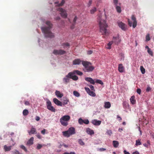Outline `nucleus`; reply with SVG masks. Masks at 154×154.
Segmentation results:
<instances>
[{
    "mask_svg": "<svg viewBox=\"0 0 154 154\" xmlns=\"http://www.w3.org/2000/svg\"><path fill=\"white\" fill-rule=\"evenodd\" d=\"M20 147L21 149H23V150H24L25 152L27 151V149H26V148L24 146H23V145H21L20 146Z\"/></svg>",
    "mask_w": 154,
    "mask_h": 154,
    "instance_id": "de8ad7c7",
    "label": "nucleus"
},
{
    "mask_svg": "<svg viewBox=\"0 0 154 154\" xmlns=\"http://www.w3.org/2000/svg\"><path fill=\"white\" fill-rule=\"evenodd\" d=\"M73 95L75 97H78L80 96V94L76 91H74L73 92Z\"/></svg>",
    "mask_w": 154,
    "mask_h": 154,
    "instance_id": "72a5a7b5",
    "label": "nucleus"
},
{
    "mask_svg": "<svg viewBox=\"0 0 154 154\" xmlns=\"http://www.w3.org/2000/svg\"><path fill=\"white\" fill-rule=\"evenodd\" d=\"M113 145L114 147L116 148L118 146L119 143L117 141L114 140L113 141Z\"/></svg>",
    "mask_w": 154,
    "mask_h": 154,
    "instance_id": "2f4dec72",
    "label": "nucleus"
},
{
    "mask_svg": "<svg viewBox=\"0 0 154 154\" xmlns=\"http://www.w3.org/2000/svg\"><path fill=\"white\" fill-rule=\"evenodd\" d=\"M116 9L117 12L119 13H120L121 12V9L120 6L116 5Z\"/></svg>",
    "mask_w": 154,
    "mask_h": 154,
    "instance_id": "c9c22d12",
    "label": "nucleus"
},
{
    "mask_svg": "<svg viewBox=\"0 0 154 154\" xmlns=\"http://www.w3.org/2000/svg\"><path fill=\"white\" fill-rule=\"evenodd\" d=\"M60 12L61 16L63 18H66L67 17V14L66 11L61 8H59L58 10Z\"/></svg>",
    "mask_w": 154,
    "mask_h": 154,
    "instance_id": "39448f33",
    "label": "nucleus"
},
{
    "mask_svg": "<svg viewBox=\"0 0 154 154\" xmlns=\"http://www.w3.org/2000/svg\"><path fill=\"white\" fill-rule=\"evenodd\" d=\"M97 11V9L94 7V8L91 10V14H93Z\"/></svg>",
    "mask_w": 154,
    "mask_h": 154,
    "instance_id": "49530a36",
    "label": "nucleus"
},
{
    "mask_svg": "<svg viewBox=\"0 0 154 154\" xmlns=\"http://www.w3.org/2000/svg\"><path fill=\"white\" fill-rule=\"evenodd\" d=\"M78 122L81 125H83V123L87 125L89 124V121L88 119L83 120L80 118L78 120Z\"/></svg>",
    "mask_w": 154,
    "mask_h": 154,
    "instance_id": "9d476101",
    "label": "nucleus"
},
{
    "mask_svg": "<svg viewBox=\"0 0 154 154\" xmlns=\"http://www.w3.org/2000/svg\"><path fill=\"white\" fill-rule=\"evenodd\" d=\"M68 75V74L67 75L66 77L64 78L63 79V81L65 84L68 82L69 81L70 76Z\"/></svg>",
    "mask_w": 154,
    "mask_h": 154,
    "instance_id": "5701e85b",
    "label": "nucleus"
},
{
    "mask_svg": "<svg viewBox=\"0 0 154 154\" xmlns=\"http://www.w3.org/2000/svg\"><path fill=\"white\" fill-rule=\"evenodd\" d=\"M53 101L58 106H62V103L57 98H54L53 99Z\"/></svg>",
    "mask_w": 154,
    "mask_h": 154,
    "instance_id": "412c9836",
    "label": "nucleus"
},
{
    "mask_svg": "<svg viewBox=\"0 0 154 154\" xmlns=\"http://www.w3.org/2000/svg\"><path fill=\"white\" fill-rule=\"evenodd\" d=\"M77 16H75V17L74 18L73 20V23L72 24V26H71V28L72 29H73L74 28V27L75 26V24L76 23V21L77 20Z\"/></svg>",
    "mask_w": 154,
    "mask_h": 154,
    "instance_id": "c756f323",
    "label": "nucleus"
},
{
    "mask_svg": "<svg viewBox=\"0 0 154 154\" xmlns=\"http://www.w3.org/2000/svg\"><path fill=\"white\" fill-rule=\"evenodd\" d=\"M82 65L84 67L83 70L85 72H91L94 69V68L91 65V63L88 61H83L82 62Z\"/></svg>",
    "mask_w": 154,
    "mask_h": 154,
    "instance_id": "7ed1b4c3",
    "label": "nucleus"
},
{
    "mask_svg": "<svg viewBox=\"0 0 154 154\" xmlns=\"http://www.w3.org/2000/svg\"><path fill=\"white\" fill-rule=\"evenodd\" d=\"M56 95L58 97L60 98L62 97L63 96V94L61 93L60 92L56 90L55 92Z\"/></svg>",
    "mask_w": 154,
    "mask_h": 154,
    "instance_id": "393cba45",
    "label": "nucleus"
},
{
    "mask_svg": "<svg viewBox=\"0 0 154 154\" xmlns=\"http://www.w3.org/2000/svg\"><path fill=\"white\" fill-rule=\"evenodd\" d=\"M96 82L97 83H98L99 84H100L102 85L103 84V82L100 80L97 79L96 81Z\"/></svg>",
    "mask_w": 154,
    "mask_h": 154,
    "instance_id": "a19ab883",
    "label": "nucleus"
},
{
    "mask_svg": "<svg viewBox=\"0 0 154 154\" xmlns=\"http://www.w3.org/2000/svg\"><path fill=\"white\" fill-rule=\"evenodd\" d=\"M130 100L131 103L132 104H134L136 103V100H135V96L134 95L132 96L130 99Z\"/></svg>",
    "mask_w": 154,
    "mask_h": 154,
    "instance_id": "cd10ccee",
    "label": "nucleus"
},
{
    "mask_svg": "<svg viewBox=\"0 0 154 154\" xmlns=\"http://www.w3.org/2000/svg\"><path fill=\"white\" fill-rule=\"evenodd\" d=\"M43 146L41 144H38L37 145L36 148L38 149H40Z\"/></svg>",
    "mask_w": 154,
    "mask_h": 154,
    "instance_id": "37998d69",
    "label": "nucleus"
},
{
    "mask_svg": "<svg viewBox=\"0 0 154 154\" xmlns=\"http://www.w3.org/2000/svg\"><path fill=\"white\" fill-rule=\"evenodd\" d=\"M12 146H8L7 145H5L4 146V149L5 152L10 151L11 148Z\"/></svg>",
    "mask_w": 154,
    "mask_h": 154,
    "instance_id": "bb28decb",
    "label": "nucleus"
},
{
    "mask_svg": "<svg viewBox=\"0 0 154 154\" xmlns=\"http://www.w3.org/2000/svg\"><path fill=\"white\" fill-rule=\"evenodd\" d=\"M118 70L120 72H124L125 68L122 64H120L119 65Z\"/></svg>",
    "mask_w": 154,
    "mask_h": 154,
    "instance_id": "a211bd4d",
    "label": "nucleus"
},
{
    "mask_svg": "<svg viewBox=\"0 0 154 154\" xmlns=\"http://www.w3.org/2000/svg\"><path fill=\"white\" fill-rule=\"evenodd\" d=\"M92 2V0H89V3L88 4V6H90Z\"/></svg>",
    "mask_w": 154,
    "mask_h": 154,
    "instance_id": "69168bd1",
    "label": "nucleus"
},
{
    "mask_svg": "<svg viewBox=\"0 0 154 154\" xmlns=\"http://www.w3.org/2000/svg\"><path fill=\"white\" fill-rule=\"evenodd\" d=\"M106 150V149L104 148H100L98 149V150L100 151H103Z\"/></svg>",
    "mask_w": 154,
    "mask_h": 154,
    "instance_id": "4d7b16f0",
    "label": "nucleus"
},
{
    "mask_svg": "<svg viewBox=\"0 0 154 154\" xmlns=\"http://www.w3.org/2000/svg\"><path fill=\"white\" fill-rule=\"evenodd\" d=\"M89 87L91 88V89L92 90V91H95V90H94V86L91 85L89 86Z\"/></svg>",
    "mask_w": 154,
    "mask_h": 154,
    "instance_id": "052dcab7",
    "label": "nucleus"
},
{
    "mask_svg": "<svg viewBox=\"0 0 154 154\" xmlns=\"http://www.w3.org/2000/svg\"><path fill=\"white\" fill-rule=\"evenodd\" d=\"M91 123L95 125L98 126L100 125L101 121L97 119H94L92 120Z\"/></svg>",
    "mask_w": 154,
    "mask_h": 154,
    "instance_id": "ddd939ff",
    "label": "nucleus"
},
{
    "mask_svg": "<svg viewBox=\"0 0 154 154\" xmlns=\"http://www.w3.org/2000/svg\"><path fill=\"white\" fill-rule=\"evenodd\" d=\"M54 54L55 55H62L66 53V51L62 50H54L53 52Z\"/></svg>",
    "mask_w": 154,
    "mask_h": 154,
    "instance_id": "0eeeda50",
    "label": "nucleus"
},
{
    "mask_svg": "<svg viewBox=\"0 0 154 154\" xmlns=\"http://www.w3.org/2000/svg\"><path fill=\"white\" fill-rule=\"evenodd\" d=\"M70 117L68 115H65L62 117L60 119V121L62 125L63 126H67L68 124L67 122L69 121Z\"/></svg>",
    "mask_w": 154,
    "mask_h": 154,
    "instance_id": "20e7f679",
    "label": "nucleus"
},
{
    "mask_svg": "<svg viewBox=\"0 0 154 154\" xmlns=\"http://www.w3.org/2000/svg\"><path fill=\"white\" fill-rule=\"evenodd\" d=\"M78 142L81 145L83 146L85 144L84 143L81 139L79 140Z\"/></svg>",
    "mask_w": 154,
    "mask_h": 154,
    "instance_id": "c03bdc74",
    "label": "nucleus"
},
{
    "mask_svg": "<svg viewBox=\"0 0 154 154\" xmlns=\"http://www.w3.org/2000/svg\"><path fill=\"white\" fill-rule=\"evenodd\" d=\"M19 152L17 150H15V151H14L13 152L14 154H19Z\"/></svg>",
    "mask_w": 154,
    "mask_h": 154,
    "instance_id": "0e129e2a",
    "label": "nucleus"
},
{
    "mask_svg": "<svg viewBox=\"0 0 154 154\" xmlns=\"http://www.w3.org/2000/svg\"><path fill=\"white\" fill-rule=\"evenodd\" d=\"M28 132L29 135L31 134H36V129L33 127H32L30 131H28Z\"/></svg>",
    "mask_w": 154,
    "mask_h": 154,
    "instance_id": "2eb2a0df",
    "label": "nucleus"
},
{
    "mask_svg": "<svg viewBox=\"0 0 154 154\" xmlns=\"http://www.w3.org/2000/svg\"><path fill=\"white\" fill-rule=\"evenodd\" d=\"M68 131L70 135L75 133V128L73 127L69 128Z\"/></svg>",
    "mask_w": 154,
    "mask_h": 154,
    "instance_id": "f3484780",
    "label": "nucleus"
},
{
    "mask_svg": "<svg viewBox=\"0 0 154 154\" xmlns=\"http://www.w3.org/2000/svg\"><path fill=\"white\" fill-rule=\"evenodd\" d=\"M137 92L139 94H141V89L140 88L137 89Z\"/></svg>",
    "mask_w": 154,
    "mask_h": 154,
    "instance_id": "5fc2aeb1",
    "label": "nucleus"
},
{
    "mask_svg": "<svg viewBox=\"0 0 154 154\" xmlns=\"http://www.w3.org/2000/svg\"><path fill=\"white\" fill-rule=\"evenodd\" d=\"M131 19L133 21L132 26L133 28H135L137 25V21L134 15H132L131 16Z\"/></svg>",
    "mask_w": 154,
    "mask_h": 154,
    "instance_id": "f8f14e48",
    "label": "nucleus"
},
{
    "mask_svg": "<svg viewBox=\"0 0 154 154\" xmlns=\"http://www.w3.org/2000/svg\"><path fill=\"white\" fill-rule=\"evenodd\" d=\"M112 42H110L107 44L106 48L107 49H110L111 48V45L112 43Z\"/></svg>",
    "mask_w": 154,
    "mask_h": 154,
    "instance_id": "4c0bfd02",
    "label": "nucleus"
},
{
    "mask_svg": "<svg viewBox=\"0 0 154 154\" xmlns=\"http://www.w3.org/2000/svg\"><path fill=\"white\" fill-rule=\"evenodd\" d=\"M141 145V143L140 141V140L138 139L136 140L135 145L136 146H138Z\"/></svg>",
    "mask_w": 154,
    "mask_h": 154,
    "instance_id": "e433bc0d",
    "label": "nucleus"
},
{
    "mask_svg": "<svg viewBox=\"0 0 154 154\" xmlns=\"http://www.w3.org/2000/svg\"><path fill=\"white\" fill-rule=\"evenodd\" d=\"M113 2L115 6L117 5L118 4V0H113Z\"/></svg>",
    "mask_w": 154,
    "mask_h": 154,
    "instance_id": "603ef678",
    "label": "nucleus"
},
{
    "mask_svg": "<svg viewBox=\"0 0 154 154\" xmlns=\"http://www.w3.org/2000/svg\"><path fill=\"white\" fill-rule=\"evenodd\" d=\"M140 70L142 74H144L145 72V69L142 66L140 67Z\"/></svg>",
    "mask_w": 154,
    "mask_h": 154,
    "instance_id": "ea45409f",
    "label": "nucleus"
},
{
    "mask_svg": "<svg viewBox=\"0 0 154 154\" xmlns=\"http://www.w3.org/2000/svg\"><path fill=\"white\" fill-rule=\"evenodd\" d=\"M106 133L108 135H109V136H111L112 134V132L111 130H108L106 131Z\"/></svg>",
    "mask_w": 154,
    "mask_h": 154,
    "instance_id": "09e8293b",
    "label": "nucleus"
},
{
    "mask_svg": "<svg viewBox=\"0 0 154 154\" xmlns=\"http://www.w3.org/2000/svg\"><path fill=\"white\" fill-rule=\"evenodd\" d=\"M65 2V0H62L61 2L57 5L58 6H62Z\"/></svg>",
    "mask_w": 154,
    "mask_h": 154,
    "instance_id": "79ce46f5",
    "label": "nucleus"
},
{
    "mask_svg": "<svg viewBox=\"0 0 154 154\" xmlns=\"http://www.w3.org/2000/svg\"><path fill=\"white\" fill-rule=\"evenodd\" d=\"M150 40V37L149 34H148L146 37V42H148Z\"/></svg>",
    "mask_w": 154,
    "mask_h": 154,
    "instance_id": "58836bf2",
    "label": "nucleus"
},
{
    "mask_svg": "<svg viewBox=\"0 0 154 154\" xmlns=\"http://www.w3.org/2000/svg\"><path fill=\"white\" fill-rule=\"evenodd\" d=\"M36 136L39 139H41L42 138L40 134H39V133L38 134L36 135Z\"/></svg>",
    "mask_w": 154,
    "mask_h": 154,
    "instance_id": "6e6d98bb",
    "label": "nucleus"
},
{
    "mask_svg": "<svg viewBox=\"0 0 154 154\" xmlns=\"http://www.w3.org/2000/svg\"><path fill=\"white\" fill-rule=\"evenodd\" d=\"M69 101V99L66 98H64L63 99V105L67 104Z\"/></svg>",
    "mask_w": 154,
    "mask_h": 154,
    "instance_id": "473e14b6",
    "label": "nucleus"
},
{
    "mask_svg": "<svg viewBox=\"0 0 154 154\" xmlns=\"http://www.w3.org/2000/svg\"><path fill=\"white\" fill-rule=\"evenodd\" d=\"M151 90V88L149 86L147 85L146 91L147 92H149Z\"/></svg>",
    "mask_w": 154,
    "mask_h": 154,
    "instance_id": "3c124183",
    "label": "nucleus"
},
{
    "mask_svg": "<svg viewBox=\"0 0 154 154\" xmlns=\"http://www.w3.org/2000/svg\"><path fill=\"white\" fill-rule=\"evenodd\" d=\"M128 24L130 26H132V22L130 21V20L129 19H128Z\"/></svg>",
    "mask_w": 154,
    "mask_h": 154,
    "instance_id": "864d4df0",
    "label": "nucleus"
},
{
    "mask_svg": "<svg viewBox=\"0 0 154 154\" xmlns=\"http://www.w3.org/2000/svg\"><path fill=\"white\" fill-rule=\"evenodd\" d=\"M118 26L122 30L125 31L126 30L125 25L122 22H119L118 23Z\"/></svg>",
    "mask_w": 154,
    "mask_h": 154,
    "instance_id": "dca6fc26",
    "label": "nucleus"
},
{
    "mask_svg": "<svg viewBox=\"0 0 154 154\" xmlns=\"http://www.w3.org/2000/svg\"><path fill=\"white\" fill-rule=\"evenodd\" d=\"M62 46H63L65 47H69V44L68 43H64L63 44Z\"/></svg>",
    "mask_w": 154,
    "mask_h": 154,
    "instance_id": "8fccbe9b",
    "label": "nucleus"
},
{
    "mask_svg": "<svg viewBox=\"0 0 154 154\" xmlns=\"http://www.w3.org/2000/svg\"><path fill=\"white\" fill-rule=\"evenodd\" d=\"M111 103L109 102H106L104 103V106L105 108H109L111 107Z\"/></svg>",
    "mask_w": 154,
    "mask_h": 154,
    "instance_id": "a878e982",
    "label": "nucleus"
},
{
    "mask_svg": "<svg viewBox=\"0 0 154 154\" xmlns=\"http://www.w3.org/2000/svg\"><path fill=\"white\" fill-rule=\"evenodd\" d=\"M45 24L48 26V27H43L41 28L42 32L44 33L45 37H46L50 38L54 37V35L50 31L52 26V24L49 21H46Z\"/></svg>",
    "mask_w": 154,
    "mask_h": 154,
    "instance_id": "f03ea898",
    "label": "nucleus"
},
{
    "mask_svg": "<svg viewBox=\"0 0 154 154\" xmlns=\"http://www.w3.org/2000/svg\"><path fill=\"white\" fill-rule=\"evenodd\" d=\"M121 41V40L119 36L116 37H113V38L112 42H114L116 44H118Z\"/></svg>",
    "mask_w": 154,
    "mask_h": 154,
    "instance_id": "4468645a",
    "label": "nucleus"
},
{
    "mask_svg": "<svg viewBox=\"0 0 154 154\" xmlns=\"http://www.w3.org/2000/svg\"><path fill=\"white\" fill-rule=\"evenodd\" d=\"M63 154H76L74 152H71L69 153L68 152H65Z\"/></svg>",
    "mask_w": 154,
    "mask_h": 154,
    "instance_id": "e2e57ef3",
    "label": "nucleus"
},
{
    "mask_svg": "<svg viewBox=\"0 0 154 154\" xmlns=\"http://www.w3.org/2000/svg\"><path fill=\"white\" fill-rule=\"evenodd\" d=\"M24 104L26 105L29 106L30 105V103L29 101H25Z\"/></svg>",
    "mask_w": 154,
    "mask_h": 154,
    "instance_id": "13d9d810",
    "label": "nucleus"
},
{
    "mask_svg": "<svg viewBox=\"0 0 154 154\" xmlns=\"http://www.w3.org/2000/svg\"><path fill=\"white\" fill-rule=\"evenodd\" d=\"M34 138L33 137H31L27 142L26 145L30 146L32 145L33 143Z\"/></svg>",
    "mask_w": 154,
    "mask_h": 154,
    "instance_id": "aec40b11",
    "label": "nucleus"
},
{
    "mask_svg": "<svg viewBox=\"0 0 154 154\" xmlns=\"http://www.w3.org/2000/svg\"><path fill=\"white\" fill-rule=\"evenodd\" d=\"M93 53L92 51L91 50H89L87 51V53L88 54H91Z\"/></svg>",
    "mask_w": 154,
    "mask_h": 154,
    "instance_id": "680f3d73",
    "label": "nucleus"
},
{
    "mask_svg": "<svg viewBox=\"0 0 154 154\" xmlns=\"http://www.w3.org/2000/svg\"><path fill=\"white\" fill-rule=\"evenodd\" d=\"M62 134L64 136L67 137H68L70 136L68 130L67 131H63Z\"/></svg>",
    "mask_w": 154,
    "mask_h": 154,
    "instance_id": "b1692460",
    "label": "nucleus"
},
{
    "mask_svg": "<svg viewBox=\"0 0 154 154\" xmlns=\"http://www.w3.org/2000/svg\"><path fill=\"white\" fill-rule=\"evenodd\" d=\"M47 109L52 112H55V109L52 106L51 102L49 100L47 102Z\"/></svg>",
    "mask_w": 154,
    "mask_h": 154,
    "instance_id": "423d86ee",
    "label": "nucleus"
},
{
    "mask_svg": "<svg viewBox=\"0 0 154 154\" xmlns=\"http://www.w3.org/2000/svg\"><path fill=\"white\" fill-rule=\"evenodd\" d=\"M124 154H130V153L128 152H127L125 150H124Z\"/></svg>",
    "mask_w": 154,
    "mask_h": 154,
    "instance_id": "774afa93",
    "label": "nucleus"
},
{
    "mask_svg": "<svg viewBox=\"0 0 154 154\" xmlns=\"http://www.w3.org/2000/svg\"><path fill=\"white\" fill-rule=\"evenodd\" d=\"M86 132L88 134L91 135L94 134V131L89 128H88L86 129Z\"/></svg>",
    "mask_w": 154,
    "mask_h": 154,
    "instance_id": "4be33fe9",
    "label": "nucleus"
},
{
    "mask_svg": "<svg viewBox=\"0 0 154 154\" xmlns=\"http://www.w3.org/2000/svg\"><path fill=\"white\" fill-rule=\"evenodd\" d=\"M46 130L45 129H44L41 131V133L43 134H45V133Z\"/></svg>",
    "mask_w": 154,
    "mask_h": 154,
    "instance_id": "bf43d9fd",
    "label": "nucleus"
},
{
    "mask_svg": "<svg viewBox=\"0 0 154 154\" xmlns=\"http://www.w3.org/2000/svg\"><path fill=\"white\" fill-rule=\"evenodd\" d=\"M85 89L86 92L90 96L92 97H95L96 95V94L93 91H91L90 89L87 87L85 88Z\"/></svg>",
    "mask_w": 154,
    "mask_h": 154,
    "instance_id": "6e6552de",
    "label": "nucleus"
},
{
    "mask_svg": "<svg viewBox=\"0 0 154 154\" xmlns=\"http://www.w3.org/2000/svg\"><path fill=\"white\" fill-rule=\"evenodd\" d=\"M122 105L124 109H126L128 107L129 104L126 101H124L123 102Z\"/></svg>",
    "mask_w": 154,
    "mask_h": 154,
    "instance_id": "c85d7f7f",
    "label": "nucleus"
},
{
    "mask_svg": "<svg viewBox=\"0 0 154 154\" xmlns=\"http://www.w3.org/2000/svg\"><path fill=\"white\" fill-rule=\"evenodd\" d=\"M147 52L150 55L152 56H153V53L150 49L149 50H147Z\"/></svg>",
    "mask_w": 154,
    "mask_h": 154,
    "instance_id": "a18cd8bd",
    "label": "nucleus"
},
{
    "mask_svg": "<svg viewBox=\"0 0 154 154\" xmlns=\"http://www.w3.org/2000/svg\"><path fill=\"white\" fill-rule=\"evenodd\" d=\"M143 145L145 147L147 148H148L149 146L146 143L143 144Z\"/></svg>",
    "mask_w": 154,
    "mask_h": 154,
    "instance_id": "338daca9",
    "label": "nucleus"
},
{
    "mask_svg": "<svg viewBox=\"0 0 154 154\" xmlns=\"http://www.w3.org/2000/svg\"><path fill=\"white\" fill-rule=\"evenodd\" d=\"M85 81L89 82L91 84L93 85L95 84V82L94 80L91 78L90 77H85Z\"/></svg>",
    "mask_w": 154,
    "mask_h": 154,
    "instance_id": "6ab92c4d",
    "label": "nucleus"
},
{
    "mask_svg": "<svg viewBox=\"0 0 154 154\" xmlns=\"http://www.w3.org/2000/svg\"><path fill=\"white\" fill-rule=\"evenodd\" d=\"M23 116H26L28 114L29 111L28 110L25 109L23 110Z\"/></svg>",
    "mask_w": 154,
    "mask_h": 154,
    "instance_id": "f704fd0d",
    "label": "nucleus"
},
{
    "mask_svg": "<svg viewBox=\"0 0 154 154\" xmlns=\"http://www.w3.org/2000/svg\"><path fill=\"white\" fill-rule=\"evenodd\" d=\"M73 72V73L75 74H76L79 75H82L83 74V73L82 72L78 70H75Z\"/></svg>",
    "mask_w": 154,
    "mask_h": 154,
    "instance_id": "7c9ffc66",
    "label": "nucleus"
},
{
    "mask_svg": "<svg viewBox=\"0 0 154 154\" xmlns=\"http://www.w3.org/2000/svg\"><path fill=\"white\" fill-rule=\"evenodd\" d=\"M84 60H81L80 59H76L73 61V64L74 65H79L81 63L82 64V62Z\"/></svg>",
    "mask_w": 154,
    "mask_h": 154,
    "instance_id": "9b49d317",
    "label": "nucleus"
},
{
    "mask_svg": "<svg viewBox=\"0 0 154 154\" xmlns=\"http://www.w3.org/2000/svg\"><path fill=\"white\" fill-rule=\"evenodd\" d=\"M101 14H99L97 18L98 22L99 23L100 29V31L103 35H108V32L107 31L106 28L108 26L106 23V21L102 18Z\"/></svg>",
    "mask_w": 154,
    "mask_h": 154,
    "instance_id": "f257e3e1",
    "label": "nucleus"
},
{
    "mask_svg": "<svg viewBox=\"0 0 154 154\" xmlns=\"http://www.w3.org/2000/svg\"><path fill=\"white\" fill-rule=\"evenodd\" d=\"M75 74L73 73V72H69L68 74V75L70 76V78L72 79L73 80L76 81L78 79V77L75 75Z\"/></svg>",
    "mask_w": 154,
    "mask_h": 154,
    "instance_id": "1a4fd4ad",
    "label": "nucleus"
}]
</instances>
